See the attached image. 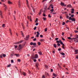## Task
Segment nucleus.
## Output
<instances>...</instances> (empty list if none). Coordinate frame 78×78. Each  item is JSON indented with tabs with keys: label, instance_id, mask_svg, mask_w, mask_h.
Here are the masks:
<instances>
[{
	"label": "nucleus",
	"instance_id": "8",
	"mask_svg": "<svg viewBox=\"0 0 78 78\" xmlns=\"http://www.w3.org/2000/svg\"><path fill=\"white\" fill-rule=\"evenodd\" d=\"M14 55H15L17 57H18L19 56V54H14Z\"/></svg>",
	"mask_w": 78,
	"mask_h": 78
},
{
	"label": "nucleus",
	"instance_id": "49",
	"mask_svg": "<svg viewBox=\"0 0 78 78\" xmlns=\"http://www.w3.org/2000/svg\"><path fill=\"white\" fill-rule=\"evenodd\" d=\"M22 35L23 37H24V35H23V33H22Z\"/></svg>",
	"mask_w": 78,
	"mask_h": 78
},
{
	"label": "nucleus",
	"instance_id": "29",
	"mask_svg": "<svg viewBox=\"0 0 78 78\" xmlns=\"http://www.w3.org/2000/svg\"><path fill=\"white\" fill-rule=\"evenodd\" d=\"M50 6H51V8H52V9H53V5L52 6V5H50Z\"/></svg>",
	"mask_w": 78,
	"mask_h": 78
},
{
	"label": "nucleus",
	"instance_id": "41",
	"mask_svg": "<svg viewBox=\"0 0 78 78\" xmlns=\"http://www.w3.org/2000/svg\"><path fill=\"white\" fill-rule=\"evenodd\" d=\"M37 28V27H35L34 28V30H36Z\"/></svg>",
	"mask_w": 78,
	"mask_h": 78
},
{
	"label": "nucleus",
	"instance_id": "9",
	"mask_svg": "<svg viewBox=\"0 0 78 78\" xmlns=\"http://www.w3.org/2000/svg\"><path fill=\"white\" fill-rule=\"evenodd\" d=\"M38 58V55L37 54H36L35 56V58L36 59L37 58Z\"/></svg>",
	"mask_w": 78,
	"mask_h": 78
},
{
	"label": "nucleus",
	"instance_id": "39",
	"mask_svg": "<svg viewBox=\"0 0 78 78\" xmlns=\"http://www.w3.org/2000/svg\"><path fill=\"white\" fill-rule=\"evenodd\" d=\"M43 16L44 17H46V15H45V13H43Z\"/></svg>",
	"mask_w": 78,
	"mask_h": 78
},
{
	"label": "nucleus",
	"instance_id": "16",
	"mask_svg": "<svg viewBox=\"0 0 78 78\" xmlns=\"http://www.w3.org/2000/svg\"><path fill=\"white\" fill-rule=\"evenodd\" d=\"M75 38H76V39H78V35H76L75 36Z\"/></svg>",
	"mask_w": 78,
	"mask_h": 78
},
{
	"label": "nucleus",
	"instance_id": "20",
	"mask_svg": "<svg viewBox=\"0 0 78 78\" xmlns=\"http://www.w3.org/2000/svg\"><path fill=\"white\" fill-rule=\"evenodd\" d=\"M58 66L59 67L60 69H62V68L61 67V66L59 65V64H58Z\"/></svg>",
	"mask_w": 78,
	"mask_h": 78
},
{
	"label": "nucleus",
	"instance_id": "22",
	"mask_svg": "<svg viewBox=\"0 0 78 78\" xmlns=\"http://www.w3.org/2000/svg\"><path fill=\"white\" fill-rule=\"evenodd\" d=\"M38 53L40 55H42V52L41 51L38 52Z\"/></svg>",
	"mask_w": 78,
	"mask_h": 78
},
{
	"label": "nucleus",
	"instance_id": "5",
	"mask_svg": "<svg viewBox=\"0 0 78 78\" xmlns=\"http://www.w3.org/2000/svg\"><path fill=\"white\" fill-rule=\"evenodd\" d=\"M31 5V8H32V9H33V10L34 12L35 11V10L34 9V7H33V5H32V4H31L30 5Z\"/></svg>",
	"mask_w": 78,
	"mask_h": 78
},
{
	"label": "nucleus",
	"instance_id": "31",
	"mask_svg": "<svg viewBox=\"0 0 78 78\" xmlns=\"http://www.w3.org/2000/svg\"><path fill=\"white\" fill-rule=\"evenodd\" d=\"M67 7H71V5L69 4L67 5Z\"/></svg>",
	"mask_w": 78,
	"mask_h": 78
},
{
	"label": "nucleus",
	"instance_id": "10",
	"mask_svg": "<svg viewBox=\"0 0 78 78\" xmlns=\"http://www.w3.org/2000/svg\"><path fill=\"white\" fill-rule=\"evenodd\" d=\"M68 39H69V40H71V41H73V38H72L70 37H68Z\"/></svg>",
	"mask_w": 78,
	"mask_h": 78
},
{
	"label": "nucleus",
	"instance_id": "64",
	"mask_svg": "<svg viewBox=\"0 0 78 78\" xmlns=\"http://www.w3.org/2000/svg\"><path fill=\"white\" fill-rule=\"evenodd\" d=\"M73 12H74V11H72L71 12V14H73Z\"/></svg>",
	"mask_w": 78,
	"mask_h": 78
},
{
	"label": "nucleus",
	"instance_id": "36",
	"mask_svg": "<svg viewBox=\"0 0 78 78\" xmlns=\"http://www.w3.org/2000/svg\"><path fill=\"white\" fill-rule=\"evenodd\" d=\"M5 24H2V27H5Z\"/></svg>",
	"mask_w": 78,
	"mask_h": 78
},
{
	"label": "nucleus",
	"instance_id": "11",
	"mask_svg": "<svg viewBox=\"0 0 78 78\" xmlns=\"http://www.w3.org/2000/svg\"><path fill=\"white\" fill-rule=\"evenodd\" d=\"M3 5L4 6V7H5V9H6V8H7V6H6V5H5V4H3Z\"/></svg>",
	"mask_w": 78,
	"mask_h": 78
},
{
	"label": "nucleus",
	"instance_id": "33",
	"mask_svg": "<svg viewBox=\"0 0 78 78\" xmlns=\"http://www.w3.org/2000/svg\"><path fill=\"white\" fill-rule=\"evenodd\" d=\"M69 15L66 16V19H69Z\"/></svg>",
	"mask_w": 78,
	"mask_h": 78
},
{
	"label": "nucleus",
	"instance_id": "14",
	"mask_svg": "<svg viewBox=\"0 0 78 78\" xmlns=\"http://www.w3.org/2000/svg\"><path fill=\"white\" fill-rule=\"evenodd\" d=\"M53 76H55V77H56V76H57V75H56V74H55V73H53Z\"/></svg>",
	"mask_w": 78,
	"mask_h": 78
},
{
	"label": "nucleus",
	"instance_id": "6",
	"mask_svg": "<svg viewBox=\"0 0 78 78\" xmlns=\"http://www.w3.org/2000/svg\"><path fill=\"white\" fill-rule=\"evenodd\" d=\"M22 42H23V41H18V42H17V43H16V44H20V43H22Z\"/></svg>",
	"mask_w": 78,
	"mask_h": 78
},
{
	"label": "nucleus",
	"instance_id": "62",
	"mask_svg": "<svg viewBox=\"0 0 78 78\" xmlns=\"http://www.w3.org/2000/svg\"><path fill=\"white\" fill-rule=\"evenodd\" d=\"M41 37H43V36H42V35H41L40 36Z\"/></svg>",
	"mask_w": 78,
	"mask_h": 78
},
{
	"label": "nucleus",
	"instance_id": "61",
	"mask_svg": "<svg viewBox=\"0 0 78 78\" xmlns=\"http://www.w3.org/2000/svg\"><path fill=\"white\" fill-rule=\"evenodd\" d=\"M56 42H57V43H58V44H59V41H57Z\"/></svg>",
	"mask_w": 78,
	"mask_h": 78
},
{
	"label": "nucleus",
	"instance_id": "38",
	"mask_svg": "<svg viewBox=\"0 0 78 78\" xmlns=\"http://www.w3.org/2000/svg\"><path fill=\"white\" fill-rule=\"evenodd\" d=\"M65 23H65V22H63L62 23V25H65Z\"/></svg>",
	"mask_w": 78,
	"mask_h": 78
},
{
	"label": "nucleus",
	"instance_id": "52",
	"mask_svg": "<svg viewBox=\"0 0 78 78\" xmlns=\"http://www.w3.org/2000/svg\"><path fill=\"white\" fill-rule=\"evenodd\" d=\"M18 62H20V59H18Z\"/></svg>",
	"mask_w": 78,
	"mask_h": 78
},
{
	"label": "nucleus",
	"instance_id": "56",
	"mask_svg": "<svg viewBox=\"0 0 78 78\" xmlns=\"http://www.w3.org/2000/svg\"><path fill=\"white\" fill-rule=\"evenodd\" d=\"M56 14V13L55 12H53V14Z\"/></svg>",
	"mask_w": 78,
	"mask_h": 78
},
{
	"label": "nucleus",
	"instance_id": "17",
	"mask_svg": "<svg viewBox=\"0 0 78 78\" xmlns=\"http://www.w3.org/2000/svg\"><path fill=\"white\" fill-rule=\"evenodd\" d=\"M37 44L38 45H41V42H37Z\"/></svg>",
	"mask_w": 78,
	"mask_h": 78
},
{
	"label": "nucleus",
	"instance_id": "40",
	"mask_svg": "<svg viewBox=\"0 0 78 78\" xmlns=\"http://www.w3.org/2000/svg\"><path fill=\"white\" fill-rule=\"evenodd\" d=\"M3 57H5L6 56V55L5 54H3Z\"/></svg>",
	"mask_w": 78,
	"mask_h": 78
},
{
	"label": "nucleus",
	"instance_id": "18",
	"mask_svg": "<svg viewBox=\"0 0 78 78\" xmlns=\"http://www.w3.org/2000/svg\"><path fill=\"white\" fill-rule=\"evenodd\" d=\"M0 16L2 15V10L0 11Z\"/></svg>",
	"mask_w": 78,
	"mask_h": 78
},
{
	"label": "nucleus",
	"instance_id": "51",
	"mask_svg": "<svg viewBox=\"0 0 78 78\" xmlns=\"http://www.w3.org/2000/svg\"><path fill=\"white\" fill-rule=\"evenodd\" d=\"M61 48H59V49H58V51H61Z\"/></svg>",
	"mask_w": 78,
	"mask_h": 78
},
{
	"label": "nucleus",
	"instance_id": "45",
	"mask_svg": "<svg viewBox=\"0 0 78 78\" xmlns=\"http://www.w3.org/2000/svg\"><path fill=\"white\" fill-rule=\"evenodd\" d=\"M74 32H75V33H78V31L76 30L74 31Z\"/></svg>",
	"mask_w": 78,
	"mask_h": 78
},
{
	"label": "nucleus",
	"instance_id": "59",
	"mask_svg": "<svg viewBox=\"0 0 78 78\" xmlns=\"http://www.w3.org/2000/svg\"><path fill=\"white\" fill-rule=\"evenodd\" d=\"M8 4H10V1H8Z\"/></svg>",
	"mask_w": 78,
	"mask_h": 78
},
{
	"label": "nucleus",
	"instance_id": "7",
	"mask_svg": "<svg viewBox=\"0 0 78 78\" xmlns=\"http://www.w3.org/2000/svg\"><path fill=\"white\" fill-rule=\"evenodd\" d=\"M30 37V36L27 35L26 36V40H28L29 39V37Z\"/></svg>",
	"mask_w": 78,
	"mask_h": 78
},
{
	"label": "nucleus",
	"instance_id": "50",
	"mask_svg": "<svg viewBox=\"0 0 78 78\" xmlns=\"http://www.w3.org/2000/svg\"><path fill=\"white\" fill-rule=\"evenodd\" d=\"M39 35H38V34H37V35H36V37H39Z\"/></svg>",
	"mask_w": 78,
	"mask_h": 78
},
{
	"label": "nucleus",
	"instance_id": "34",
	"mask_svg": "<svg viewBox=\"0 0 78 78\" xmlns=\"http://www.w3.org/2000/svg\"><path fill=\"white\" fill-rule=\"evenodd\" d=\"M33 45H36V43H33Z\"/></svg>",
	"mask_w": 78,
	"mask_h": 78
},
{
	"label": "nucleus",
	"instance_id": "44",
	"mask_svg": "<svg viewBox=\"0 0 78 78\" xmlns=\"http://www.w3.org/2000/svg\"><path fill=\"white\" fill-rule=\"evenodd\" d=\"M37 34L39 35L40 34H39V32H37Z\"/></svg>",
	"mask_w": 78,
	"mask_h": 78
},
{
	"label": "nucleus",
	"instance_id": "53",
	"mask_svg": "<svg viewBox=\"0 0 78 78\" xmlns=\"http://www.w3.org/2000/svg\"><path fill=\"white\" fill-rule=\"evenodd\" d=\"M71 11H74V9H71Z\"/></svg>",
	"mask_w": 78,
	"mask_h": 78
},
{
	"label": "nucleus",
	"instance_id": "15",
	"mask_svg": "<svg viewBox=\"0 0 78 78\" xmlns=\"http://www.w3.org/2000/svg\"><path fill=\"white\" fill-rule=\"evenodd\" d=\"M61 6H64V3L61 2Z\"/></svg>",
	"mask_w": 78,
	"mask_h": 78
},
{
	"label": "nucleus",
	"instance_id": "26",
	"mask_svg": "<svg viewBox=\"0 0 78 78\" xmlns=\"http://www.w3.org/2000/svg\"><path fill=\"white\" fill-rule=\"evenodd\" d=\"M48 17L49 18H51V15H50V14H49L48 15Z\"/></svg>",
	"mask_w": 78,
	"mask_h": 78
},
{
	"label": "nucleus",
	"instance_id": "57",
	"mask_svg": "<svg viewBox=\"0 0 78 78\" xmlns=\"http://www.w3.org/2000/svg\"><path fill=\"white\" fill-rule=\"evenodd\" d=\"M7 67H10V64H9L8 66H7Z\"/></svg>",
	"mask_w": 78,
	"mask_h": 78
},
{
	"label": "nucleus",
	"instance_id": "3",
	"mask_svg": "<svg viewBox=\"0 0 78 78\" xmlns=\"http://www.w3.org/2000/svg\"><path fill=\"white\" fill-rule=\"evenodd\" d=\"M26 2H27V6L28 8H29V9H31L30 8V5H29V4H28V0H26Z\"/></svg>",
	"mask_w": 78,
	"mask_h": 78
},
{
	"label": "nucleus",
	"instance_id": "12",
	"mask_svg": "<svg viewBox=\"0 0 78 78\" xmlns=\"http://www.w3.org/2000/svg\"><path fill=\"white\" fill-rule=\"evenodd\" d=\"M75 53H76V54H78V50H76L75 51Z\"/></svg>",
	"mask_w": 78,
	"mask_h": 78
},
{
	"label": "nucleus",
	"instance_id": "58",
	"mask_svg": "<svg viewBox=\"0 0 78 78\" xmlns=\"http://www.w3.org/2000/svg\"><path fill=\"white\" fill-rule=\"evenodd\" d=\"M34 41H36V38H35L34 39Z\"/></svg>",
	"mask_w": 78,
	"mask_h": 78
},
{
	"label": "nucleus",
	"instance_id": "43",
	"mask_svg": "<svg viewBox=\"0 0 78 78\" xmlns=\"http://www.w3.org/2000/svg\"><path fill=\"white\" fill-rule=\"evenodd\" d=\"M1 18H2V19H3V16L2 15H1Z\"/></svg>",
	"mask_w": 78,
	"mask_h": 78
},
{
	"label": "nucleus",
	"instance_id": "21",
	"mask_svg": "<svg viewBox=\"0 0 78 78\" xmlns=\"http://www.w3.org/2000/svg\"><path fill=\"white\" fill-rule=\"evenodd\" d=\"M43 19L45 21L46 20V19H47V18H45V17H43Z\"/></svg>",
	"mask_w": 78,
	"mask_h": 78
},
{
	"label": "nucleus",
	"instance_id": "37",
	"mask_svg": "<svg viewBox=\"0 0 78 78\" xmlns=\"http://www.w3.org/2000/svg\"><path fill=\"white\" fill-rule=\"evenodd\" d=\"M44 40L43 39H41L40 40V41H41V42H43Z\"/></svg>",
	"mask_w": 78,
	"mask_h": 78
},
{
	"label": "nucleus",
	"instance_id": "47",
	"mask_svg": "<svg viewBox=\"0 0 78 78\" xmlns=\"http://www.w3.org/2000/svg\"><path fill=\"white\" fill-rule=\"evenodd\" d=\"M39 25V23H36L35 25L37 26V25Z\"/></svg>",
	"mask_w": 78,
	"mask_h": 78
},
{
	"label": "nucleus",
	"instance_id": "32",
	"mask_svg": "<svg viewBox=\"0 0 78 78\" xmlns=\"http://www.w3.org/2000/svg\"><path fill=\"white\" fill-rule=\"evenodd\" d=\"M11 63H13L14 62V60H11Z\"/></svg>",
	"mask_w": 78,
	"mask_h": 78
},
{
	"label": "nucleus",
	"instance_id": "27",
	"mask_svg": "<svg viewBox=\"0 0 78 78\" xmlns=\"http://www.w3.org/2000/svg\"><path fill=\"white\" fill-rule=\"evenodd\" d=\"M54 47H55V48H56V44H54L53 45Z\"/></svg>",
	"mask_w": 78,
	"mask_h": 78
},
{
	"label": "nucleus",
	"instance_id": "55",
	"mask_svg": "<svg viewBox=\"0 0 78 78\" xmlns=\"http://www.w3.org/2000/svg\"><path fill=\"white\" fill-rule=\"evenodd\" d=\"M57 45H58V46H60V44L59 43H58V44H57Z\"/></svg>",
	"mask_w": 78,
	"mask_h": 78
},
{
	"label": "nucleus",
	"instance_id": "1",
	"mask_svg": "<svg viewBox=\"0 0 78 78\" xmlns=\"http://www.w3.org/2000/svg\"><path fill=\"white\" fill-rule=\"evenodd\" d=\"M23 47L22 46V44H20L19 45L18 48V50H22Z\"/></svg>",
	"mask_w": 78,
	"mask_h": 78
},
{
	"label": "nucleus",
	"instance_id": "28",
	"mask_svg": "<svg viewBox=\"0 0 78 78\" xmlns=\"http://www.w3.org/2000/svg\"><path fill=\"white\" fill-rule=\"evenodd\" d=\"M45 31L47 32V28H46L44 30Z\"/></svg>",
	"mask_w": 78,
	"mask_h": 78
},
{
	"label": "nucleus",
	"instance_id": "35",
	"mask_svg": "<svg viewBox=\"0 0 78 78\" xmlns=\"http://www.w3.org/2000/svg\"><path fill=\"white\" fill-rule=\"evenodd\" d=\"M30 45H33V42H31L30 43Z\"/></svg>",
	"mask_w": 78,
	"mask_h": 78
},
{
	"label": "nucleus",
	"instance_id": "19",
	"mask_svg": "<svg viewBox=\"0 0 78 78\" xmlns=\"http://www.w3.org/2000/svg\"><path fill=\"white\" fill-rule=\"evenodd\" d=\"M50 11H51V12H53L54 11V9H52L51 10H50Z\"/></svg>",
	"mask_w": 78,
	"mask_h": 78
},
{
	"label": "nucleus",
	"instance_id": "25",
	"mask_svg": "<svg viewBox=\"0 0 78 78\" xmlns=\"http://www.w3.org/2000/svg\"><path fill=\"white\" fill-rule=\"evenodd\" d=\"M15 47V48L16 49V48H17V47H18V46L17 45H14Z\"/></svg>",
	"mask_w": 78,
	"mask_h": 78
},
{
	"label": "nucleus",
	"instance_id": "60",
	"mask_svg": "<svg viewBox=\"0 0 78 78\" xmlns=\"http://www.w3.org/2000/svg\"><path fill=\"white\" fill-rule=\"evenodd\" d=\"M36 59H34V62H36Z\"/></svg>",
	"mask_w": 78,
	"mask_h": 78
},
{
	"label": "nucleus",
	"instance_id": "24",
	"mask_svg": "<svg viewBox=\"0 0 78 78\" xmlns=\"http://www.w3.org/2000/svg\"><path fill=\"white\" fill-rule=\"evenodd\" d=\"M60 42L61 45H63L64 44L63 43V42H62V41H61Z\"/></svg>",
	"mask_w": 78,
	"mask_h": 78
},
{
	"label": "nucleus",
	"instance_id": "54",
	"mask_svg": "<svg viewBox=\"0 0 78 78\" xmlns=\"http://www.w3.org/2000/svg\"><path fill=\"white\" fill-rule=\"evenodd\" d=\"M0 57H1V58H3V56H2V55H0Z\"/></svg>",
	"mask_w": 78,
	"mask_h": 78
},
{
	"label": "nucleus",
	"instance_id": "48",
	"mask_svg": "<svg viewBox=\"0 0 78 78\" xmlns=\"http://www.w3.org/2000/svg\"><path fill=\"white\" fill-rule=\"evenodd\" d=\"M45 78V76L44 75L43 76L42 78Z\"/></svg>",
	"mask_w": 78,
	"mask_h": 78
},
{
	"label": "nucleus",
	"instance_id": "46",
	"mask_svg": "<svg viewBox=\"0 0 78 78\" xmlns=\"http://www.w3.org/2000/svg\"><path fill=\"white\" fill-rule=\"evenodd\" d=\"M58 39H59V38H55V41H57V40H58Z\"/></svg>",
	"mask_w": 78,
	"mask_h": 78
},
{
	"label": "nucleus",
	"instance_id": "13",
	"mask_svg": "<svg viewBox=\"0 0 78 78\" xmlns=\"http://www.w3.org/2000/svg\"><path fill=\"white\" fill-rule=\"evenodd\" d=\"M60 54L61 55H62L63 56H65V54L64 53L62 52V53H60Z\"/></svg>",
	"mask_w": 78,
	"mask_h": 78
},
{
	"label": "nucleus",
	"instance_id": "30",
	"mask_svg": "<svg viewBox=\"0 0 78 78\" xmlns=\"http://www.w3.org/2000/svg\"><path fill=\"white\" fill-rule=\"evenodd\" d=\"M74 17V15L73 14L71 15V16H70L69 17H71L72 18V17Z\"/></svg>",
	"mask_w": 78,
	"mask_h": 78
},
{
	"label": "nucleus",
	"instance_id": "4",
	"mask_svg": "<svg viewBox=\"0 0 78 78\" xmlns=\"http://www.w3.org/2000/svg\"><path fill=\"white\" fill-rule=\"evenodd\" d=\"M74 40V41L75 42H78V40L77 39V38H73V40Z\"/></svg>",
	"mask_w": 78,
	"mask_h": 78
},
{
	"label": "nucleus",
	"instance_id": "23",
	"mask_svg": "<svg viewBox=\"0 0 78 78\" xmlns=\"http://www.w3.org/2000/svg\"><path fill=\"white\" fill-rule=\"evenodd\" d=\"M23 74L24 75V76H25L26 75V73H25V72H23Z\"/></svg>",
	"mask_w": 78,
	"mask_h": 78
},
{
	"label": "nucleus",
	"instance_id": "63",
	"mask_svg": "<svg viewBox=\"0 0 78 78\" xmlns=\"http://www.w3.org/2000/svg\"><path fill=\"white\" fill-rule=\"evenodd\" d=\"M64 32H62V36H64Z\"/></svg>",
	"mask_w": 78,
	"mask_h": 78
},
{
	"label": "nucleus",
	"instance_id": "2",
	"mask_svg": "<svg viewBox=\"0 0 78 78\" xmlns=\"http://www.w3.org/2000/svg\"><path fill=\"white\" fill-rule=\"evenodd\" d=\"M69 19L70 20H72V21H74V22H75L76 21V19H75V18H72L71 17H69Z\"/></svg>",
	"mask_w": 78,
	"mask_h": 78
},
{
	"label": "nucleus",
	"instance_id": "42",
	"mask_svg": "<svg viewBox=\"0 0 78 78\" xmlns=\"http://www.w3.org/2000/svg\"><path fill=\"white\" fill-rule=\"evenodd\" d=\"M42 13L41 11L40 12H39V15H40V14H41V13Z\"/></svg>",
	"mask_w": 78,
	"mask_h": 78
}]
</instances>
